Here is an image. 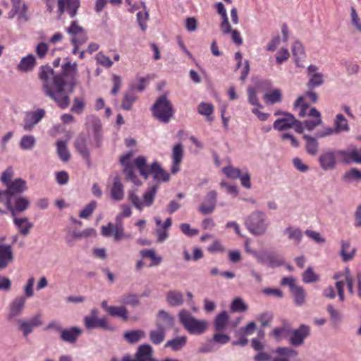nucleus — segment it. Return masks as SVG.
<instances>
[{
  "instance_id": "nucleus-1",
  "label": "nucleus",
  "mask_w": 361,
  "mask_h": 361,
  "mask_svg": "<svg viewBox=\"0 0 361 361\" xmlns=\"http://www.w3.org/2000/svg\"><path fill=\"white\" fill-rule=\"evenodd\" d=\"M77 73L76 63H63L61 73H56L49 66H42L39 68V77L44 94L54 99L61 109H66L69 104L65 87L66 85L73 87L75 84Z\"/></svg>"
},
{
  "instance_id": "nucleus-2",
  "label": "nucleus",
  "mask_w": 361,
  "mask_h": 361,
  "mask_svg": "<svg viewBox=\"0 0 361 361\" xmlns=\"http://www.w3.org/2000/svg\"><path fill=\"white\" fill-rule=\"evenodd\" d=\"M244 225L253 235H264L270 226L267 214L261 210H255L244 220Z\"/></svg>"
},
{
  "instance_id": "nucleus-3",
  "label": "nucleus",
  "mask_w": 361,
  "mask_h": 361,
  "mask_svg": "<svg viewBox=\"0 0 361 361\" xmlns=\"http://www.w3.org/2000/svg\"><path fill=\"white\" fill-rule=\"evenodd\" d=\"M140 175L147 179L150 174L157 182H167L170 179L169 173L164 170L157 161L153 162L151 166L147 164L146 158L143 156L137 157L134 161Z\"/></svg>"
},
{
  "instance_id": "nucleus-4",
  "label": "nucleus",
  "mask_w": 361,
  "mask_h": 361,
  "mask_svg": "<svg viewBox=\"0 0 361 361\" xmlns=\"http://www.w3.org/2000/svg\"><path fill=\"white\" fill-rule=\"evenodd\" d=\"M178 317L180 322L190 334H202L207 329L208 324L206 321L197 319L186 310H182Z\"/></svg>"
},
{
  "instance_id": "nucleus-5",
  "label": "nucleus",
  "mask_w": 361,
  "mask_h": 361,
  "mask_svg": "<svg viewBox=\"0 0 361 361\" xmlns=\"http://www.w3.org/2000/svg\"><path fill=\"white\" fill-rule=\"evenodd\" d=\"M153 116L159 121L168 123L173 115L172 104L166 95L159 97L152 107Z\"/></svg>"
},
{
  "instance_id": "nucleus-6",
  "label": "nucleus",
  "mask_w": 361,
  "mask_h": 361,
  "mask_svg": "<svg viewBox=\"0 0 361 361\" xmlns=\"http://www.w3.org/2000/svg\"><path fill=\"white\" fill-rule=\"evenodd\" d=\"M281 284L289 288L295 305L302 306L305 303L307 296L305 290L302 286L296 284L295 279L293 277L288 276L283 278Z\"/></svg>"
},
{
  "instance_id": "nucleus-7",
  "label": "nucleus",
  "mask_w": 361,
  "mask_h": 361,
  "mask_svg": "<svg viewBox=\"0 0 361 361\" xmlns=\"http://www.w3.org/2000/svg\"><path fill=\"white\" fill-rule=\"evenodd\" d=\"M157 191V186L149 188L143 195V200H141L134 191L129 192V200L139 211H142L145 207H150L154 200Z\"/></svg>"
},
{
  "instance_id": "nucleus-8",
  "label": "nucleus",
  "mask_w": 361,
  "mask_h": 361,
  "mask_svg": "<svg viewBox=\"0 0 361 361\" xmlns=\"http://www.w3.org/2000/svg\"><path fill=\"white\" fill-rule=\"evenodd\" d=\"M338 161L343 164L352 163L361 164V147L350 145L346 149L337 150Z\"/></svg>"
},
{
  "instance_id": "nucleus-9",
  "label": "nucleus",
  "mask_w": 361,
  "mask_h": 361,
  "mask_svg": "<svg viewBox=\"0 0 361 361\" xmlns=\"http://www.w3.org/2000/svg\"><path fill=\"white\" fill-rule=\"evenodd\" d=\"M66 31L71 44H85L88 40L86 30L76 20L72 21L66 27Z\"/></svg>"
},
{
  "instance_id": "nucleus-10",
  "label": "nucleus",
  "mask_w": 361,
  "mask_h": 361,
  "mask_svg": "<svg viewBox=\"0 0 361 361\" xmlns=\"http://www.w3.org/2000/svg\"><path fill=\"white\" fill-rule=\"evenodd\" d=\"M102 235L104 237L113 236L116 242H118L123 238H129L130 235L124 233L123 222L116 221L109 223L106 226L101 227Z\"/></svg>"
},
{
  "instance_id": "nucleus-11",
  "label": "nucleus",
  "mask_w": 361,
  "mask_h": 361,
  "mask_svg": "<svg viewBox=\"0 0 361 361\" xmlns=\"http://www.w3.org/2000/svg\"><path fill=\"white\" fill-rule=\"evenodd\" d=\"M45 110L41 108L26 111L23 119V129L25 131H31L35 126L39 123L45 116Z\"/></svg>"
},
{
  "instance_id": "nucleus-12",
  "label": "nucleus",
  "mask_w": 361,
  "mask_h": 361,
  "mask_svg": "<svg viewBox=\"0 0 361 361\" xmlns=\"http://www.w3.org/2000/svg\"><path fill=\"white\" fill-rule=\"evenodd\" d=\"M310 334V326L301 324L298 329L290 330L289 343L293 346L298 347L304 343L306 338Z\"/></svg>"
},
{
  "instance_id": "nucleus-13",
  "label": "nucleus",
  "mask_w": 361,
  "mask_h": 361,
  "mask_svg": "<svg viewBox=\"0 0 361 361\" xmlns=\"http://www.w3.org/2000/svg\"><path fill=\"white\" fill-rule=\"evenodd\" d=\"M6 188V190L0 191V196L5 195L7 199H11L12 196L23 193L27 189L26 181L22 178H16L7 183Z\"/></svg>"
},
{
  "instance_id": "nucleus-14",
  "label": "nucleus",
  "mask_w": 361,
  "mask_h": 361,
  "mask_svg": "<svg viewBox=\"0 0 361 361\" xmlns=\"http://www.w3.org/2000/svg\"><path fill=\"white\" fill-rule=\"evenodd\" d=\"M80 6V0H58V11L59 15L66 13L71 18L75 17Z\"/></svg>"
},
{
  "instance_id": "nucleus-15",
  "label": "nucleus",
  "mask_w": 361,
  "mask_h": 361,
  "mask_svg": "<svg viewBox=\"0 0 361 361\" xmlns=\"http://www.w3.org/2000/svg\"><path fill=\"white\" fill-rule=\"evenodd\" d=\"M337 150L327 149L323 152L319 157V162L324 171L334 169L336 166Z\"/></svg>"
},
{
  "instance_id": "nucleus-16",
  "label": "nucleus",
  "mask_w": 361,
  "mask_h": 361,
  "mask_svg": "<svg viewBox=\"0 0 361 361\" xmlns=\"http://www.w3.org/2000/svg\"><path fill=\"white\" fill-rule=\"evenodd\" d=\"M217 192L215 190H209L204 197L199 207V212L202 214H212L216 207Z\"/></svg>"
},
{
  "instance_id": "nucleus-17",
  "label": "nucleus",
  "mask_w": 361,
  "mask_h": 361,
  "mask_svg": "<svg viewBox=\"0 0 361 361\" xmlns=\"http://www.w3.org/2000/svg\"><path fill=\"white\" fill-rule=\"evenodd\" d=\"M298 352L290 347H278L274 351L271 361H291L297 358Z\"/></svg>"
},
{
  "instance_id": "nucleus-18",
  "label": "nucleus",
  "mask_w": 361,
  "mask_h": 361,
  "mask_svg": "<svg viewBox=\"0 0 361 361\" xmlns=\"http://www.w3.org/2000/svg\"><path fill=\"white\" fill-rule=\"evenodd\" d=\"M156 224L155 233L157 236V242L163 243L169 238L168 230L171 226L172 221L171 218H167L166 221L162 223L159 216L154 217Z\"/></svg>"
},
{
  "instance_id": "nucleus-19",
  "label": "nucleus",
  "mask_w": 361,
  "mask_h": 361,
  "mask_svg": "<svg viewBox=\"0 0 361 361\" xmlns=\"http://www.w3.org/2000/svg\"><path fill=\"white\" fill-rule=\"evenodd\" d=\"M152 348L149 344L140 345L135 354V359H131L130 356L126 355L123 357L122 361H152Z\"/></svg>"
},
{
  "instance_id": "nucleus-20",
  "label": "nucleus",
  "mask_w": 361,
  "mask_h": 361,
  "mask_svg": "<svg viewBox=\"0 0 361 361\" xmlns=\"http://www.w3.org/2000/svg\"><path fill=\"white\" fill-rule=\"evenodd\" d=\"M130 154H127L120 158V162L123 166V173L126 176V179L132 181L135 185H140L137 176L134 173L133 166L130 163Z\"/></svg>"
},
{
  "instance_id": "nucleus-21",
  "label": "nucleus",
  "mask_w": 361,
  "mask_h": 361,
  "mask_svg": "<svg viewBox=\"0 0 361 361\" xmlns=\"http://www.w3.org/2000/svg\"><path fill=\"white\" fill-rule=\"evenodd\" d=\"M298 122L294 116L290 113H284V117L276 119L273 124L275 130L279 131L285 130L293 128Z\"/></svg>"
},
{
  "instance_id": "nucleus-22",
  "label": "nucleus",
  "mask_w": 361,
  "mask_h": 361,
  "mask_svg": "<svg viewBox=\"0 0 361 361\" xmlns=\"http://www.w3.org/2000/svg\"><path fill=\"white\" fill-rule=\"evenodd\" d=\"M29 205L30 201L25 197H20L17 198L14 206H12L10 198L6 199V206L11 212V216H17L18 212H23L26 210Z\"/></svg>"
},
{
  "instance_id": "nucleus-23",
  "label": "nucleus",
  "mask_w": 361,
  "mask_h": 361,
  "mask_svg": "<svg viewBox=\"0 0 361 361\" xmlns=\"http://www.w3.org/2000/svg\"><path fill=\"white\" fill-rule=\"evenodd\" d=\"M183 157V147L181 143L175 145L172 150V166L171 167V172L173 174L176 173L180 171L179 165L181 163Z\"/></svg>"
},
{
  "instance_id": "nucleus-24",
  "label": "nucleus",
  "mask_w": 361,
  "mask_h": 361,
  "mask_svg": "<svg viewBox=\"0 0 361 361\" xmlns=\"http://www.w3.org/2000/svg\"><path fill=\"white\" fill-rule=\"evenodd\" d=\"M26 298L25 296L20 295L14 298L10 304V310L8 314V319L11 320L15 317L20 314L25 307Z\"/></svg>"
},
{
  "instance_id": "nucleus-25",
  "label": "nucleus",
  "mask_w": 361,
  "mask_h": 361,
  "mask_svg": "<svg viewBox=\"0 0 361 361\" xmlns=\"http://www.w3.org/2000/svg\"><path fill=\"white\" fill-rule=\"evenodd\" d=\"M356 255V248L351 245L350 240H342L341 241L340 255L345 262L351 261Z\"/></svg>"
},
{
  "instance_id": "nucleus-26",
  "label": "nucleus",
  "mask_w": 361,
  "mask_h": 361,
  "mask_svg": "<svg viewBox=\"0 0 361 361\" xmlns=\"http://www.w3.org/2000/svg\"><path fill=\"white\" fill-rule=\"evenodd\" d=\"M217 13L221 16L220 30L223 35H228L231 31V25L228 21L226 10L221 2L216 3L215 5Z\"/></svg>"
},
{
  "instance_id": "nucleus-27",
  "label": "nucleus",
  "mask_w": 361,
  "mask_h": 361,
  "mask_svg": "<svg viewBox=\"0 0 361 361\" xmlns=\"http://www.w3.org/2000/svg\"><path fill=\"white\" fill-rule=\"evenodd\" d=\"M317 71L318 68L314 65H310L307 68V72L310 75L309 85L311 87H319L324 83V76Z\"/></svg>"
},
{
  "instance_id": "nucleus-28",
  "label": "nucleus",
  "mask_w": 361,
  "mask_h": 361,
  "mask_svg": "<svg viewBox=\"0 0 361 361\" xmlns=\"http://www.w3.org/2000/svg\"><path fill=\"white\" fill-rule=\"evenodd\" d=\"M13 259L11 245H0V270L5 269Z\"/></svg>"
},
{
  "instance_id": "nucleus-29",
  "label": "nucleus",
  "mask_w": 361,
  "mask_h": 361,
  "mask_svg": "<svg viewBox=\"0 0 361 361\" xmlns=\"http://www.w3.org/2000/svg\"><path fill=\"white\" fill-rule=\"evenodd\" d=\"M12 217L13 224L19 233L23 235H27L32 228L33 224L27 217H18L17 216H12Z\"/></svg>"
},
{
  "instance_id": "nucleus-30",
  "label": "nucleus",
  "mask_w": 361,
  "mask_h": 361,
  "mask_svg": "<svg viewBox=\"0 0 361 361\" xmlns=\"http://www.w3.org/2000/svg\"><path fill=\"white\" fill-rule=\"evenodd\" d=\"M264 256V261L259 262L262 264H267L270 267H276L281 266L284 264L283 259L281 256L275 252H261Z\"/></svg>"
},
{
  "instance_id": "nucleus-31",
  "label": "nucleus",
  "mask_w": 361,
  "mask_h": 361,
  "mask_svg": "<svg viewBox=\"0 0 361 361\" xmlns=\"http://www.w3.org/2000/svg\"><path fill=\"white\" fill-rule=\"evenodd\" d=\"M82 330L78 327H72L71 329H65L61 331V338L66 342L73 343L80 336Z\"/></svg>"
},
{
  "instance_id": "nucleus-32",
  "label": "nucleus",
  "mask_w": 361,
  "mask_h": 361,
  "mask_svg": "<svg viewBox=\"0 0 361 361\" xmlns=\"http://www.w3.org/2000/svg\"><path fill=\"white\" fill-rule=\"evenodd\" d=\"M173 324V318L164 310H160L157 314V326L166 330Z\"/></svg>"
},
{
  "instance_id": "nucleus-33",
  "label": "nucleus",
  "mask_w": 361,
  "mask_h": 361,
  "mask_svg": "<svg viewBox=\"0 0 361 361\" xmlns=\"http://www.w3.org/2000/svg\"><path fill=\"white\" fill-rule=\"evenodd\" d=\"M284 235H287L288 240L294 241V244L298 245L302 238L301 229L296 226H288L283 231Z\"/></svg>"
},
{
  "instance_id": "nucleus-34",
  "label": "nucleus",
  "mask_w": 361,
  "mask_h": 361,
  "mask_svg": "<svg viewBox=\"0 0 361 361\" xmlns=\"http://www.w3.org/2000/svg\"><path fill=\"white\" fill-rule=\"evenodd\" d=\"M197 110L200 115L205 117L207 121L212 122L214 121V107L211 103L202 102L197 105Z\"/></svg>"
},
{
  "instance_id": "nucleus-35",
  "label": "nucleus",
  "mask_w": 361,
  "mask_h": 361,
  "mask_svg": "<svg viewBox=\"0 0 361 361\" xmlns=\"http://www.w3.org/2000/svg\"><path fill=\"white\" fill-rule=\"evenodd\" d=\"M124 197L123 185L118 177H115L111 188V197L116 201H121Z\"/></svg>"
},
{
  "instance_id": "nucleus-36",
  "label": "nucleus",
  "mask_w": 361,
  "mask_h": 361,
  "mask_svg": "<svg viewBox=\"0 0 361 361\" xmlns=\"http://www.w3.org/2000/svg\"><path fill=\"white\" fill-rule=\"evenodd\" d=\"M75 147L81 156L87 159L90 151L87 147V138L84 135H80L75 142Z\"/></svg>"
},
{
  "instance_id": "nucleus-37",
  "label": "nucleus",
  "mask_w": 361,
  "mask_h": 361,
  "mask_svg": "<svg viewBox=\"0 0 361 361\" xmlns=\"http://www.w3.org/2000/svg\"><path fill=\"white\" fill-rule=\"evenodd\" d=\"M334 127L336 131V134L341 133H348L350 130L348 121L341 114H338L336 115L334 121Z\"/></svg>"
},
{
  "instance_id": "nucleus-38",
  "label": "nucleus",
  "mask_w": 361,
  "mask_h": 361,
  "mask_svg": "<svg viewBox=\"0 0 361 361\" xmlns=\"http://www.w3.org/2000/svg\"><path fill=\"white\" fill-rule=\"evenodd\" d=\"M169 305L172 307L180 306L183 303V293L178 290H169L166 296Z\"/></svg>"
},
{
  "instance_id": "nucleus-39",
  "label": "nucleus",
  "mask_w": 361,
  "mask_h": 361,
  "mask_svg": "<svg viewBox=\"0 0 361 361\" xmlns=\"http://www.w3.org/2000/svg\"><path fill=\"white\" fill-rule=\"evenodd\" d=\"M35 65V57L32 54H28L27 56L21 59L17 68L22 72H29L34 68Z\"/></svg>"
},
{
  "instance_id": "nucleus-40",
  "label": "nucleus",
  "mask_w": 361,
  "mask_h": 361,
  "mask_svg": "<svg viewBox=\"0 0 361 361\" xmlns=\"http://www.w3.org/2000/svg\"><path fill=\"white\" fill-rule=\"evenodd\" d=\"M228 319L229 316L226 311L217 314L214 322L215 330L218 332L224 331L228 323Z\"/></svg>"
},
{
  "instance_id": "nucleus-41",
  "label": "nucleus",
  "mask_w": 361,
  "mask_h": 361,
  "mask_svg": "<svg viewBox=\"0 0 361 361\" xmlns=\"http://www.w3.org/2000/svg\"><path fill=\"white\" fill-rule=\"evenodd\" d=\"M263 99L267 105L279 103L282 100V92L279 89H274L264 94Z\"/></svg>"
},
{
  "instance_id": "nucleus-42",
  "label": "nucleus",
  "mask_w": 361,
  "mask_h": 361,
  "mask_svg": "<svg viewBox=\"0 0 361 361\" xmlns=\"http://www.w3.org/2000/svg\"><path fill=\"white\" fill-rule=\"evenodd\" d=\"M123 336L128 343H135L144 338L146 334L143 330L137 329L125 332Z\"/></svg>"
},
{
  "instance_id": "nucleus-43",
  "label": "nucleus",
  "mask_w": 361,
  "mask_h": 361,
  "mask_svg": "<svg viewBox=\"0 0 361 361\" xmlns=\"http://www.w3.org/2000/svg\"><path fill=\"white\" fill-rule=\"evenodd\" d=\"M187 338L185 336L176 337L165 344V348H171L174 351L180 350L185 344Z\"/></svg>"
},
{
  "instance_id": "nucleus-44",
  "label": "nucleus",
  "mask_w": 361,
  "mask_h": 361,
  "mask_svg": "<svg viewBox=\"0 0 361 361\" xmlns=\"http://www.w3.org/2000/svg\"><path fill=\"white\" fill-rule=\"evenodd\" d=\"M166 330L157 327L156 330H151L149 336L151 342L155 345H159L163 342L165 338Z\"/></svg>"
},
{
  "instance_id": "nucleus-45",
  "label": "nucleus",
  "mask_w": 361,
  "mask_h": 361,
  "mask_svg": "<svg viewBox=\"0 0 361 361\" xmlns=\"http://www.w3.org/2000/svg\"><path fill=\"white\" fill-rule=\"evenodd\" d=\"M306 141V150L309 154L315 155L318 152L319 143L316 138L305 135L303 136Z\"/></svg>"
},
{
  "instance_id": "nucleus-46",
  "label": "nucleus",
  "mask_w": 361,
  "mask_h": 361,
  "mask_svg": "<svg viewBox=\"0 0 361 361\" xmlns=\"http://www.w3.org/2000/svg\"><path fill=\"white\" fill-rule=\"evenodd\" d=\"M36 144V139L33 135H23L20 141V147L23 150L32 149Z\"/></svg>"
},
{
  "instance_id": "nucleus-47",
  "label": "nucleus",
  "mask_w": 361,
  "mask_h": 361,
  "mask_svg": "<svg viewBox=\"0 0 361 361\" xmlns=\"http://www.w3.org/2000/svg\"><path fill=\"white\" fill-rule=\"evenodd\" d=\"M292 53L295 57V62L298 63L300 60L305 57V50L301 42L295 41L291 48Z\"/></svg>"
},
{
  "instance_id": "nucleus-48",
  "label": "nucleus",
  "mask_w": 361,
  "mask_h": 361,
  "mask_svg": "<svg viewBox=\"0 0 361 361\" xmlns=\"http://www.w3.org/2000/svg\"><path fill=\"white\" fill-rule=\"evenodd\" d=\"M57 147V153L61 158V159L63 161H67L70 159V154L67 148V145L65 141L59 140L56 144Z\"/></svg>"
},
{
  "instance_id": "nucleus-49",
  "label": "nucleus",
  "mask_w": 361,
  "mask_h": 361,
  "mask_svg": "<svg viewBox=\"0 0 361 361\" xmlns=\"http://www.w3.org/2000/svg\"><path fill=\"white\" fill-rule=\"evenodd\" d=\"M290 333V329L286 326L276 327L272 331L273 336L278 341H280L283 339L286 338Z\"/></svg>"
},
{
  "instance_id": "nucleus-50",
  "label": "nucleus",
  "mask_w": 361,
  "mask_h": 361,
  "mask_svg": "<svg viewBox=\"0 0 361 361\" xmlns=\"http://www.w3.org/2000/svg\"><path fill=\"white\" fill-rule=\"evenodd\" d=\"M94 59L97 64L106 68H110L113 66V61L111 59L102 51L98 52L95 55Z\"/></svg>"
},
{
  "instance_id": "nucleus-51",
  "label": "nucleus",
  "mask_w": 361,
  "mask_h": 361,
  "mask_svg": "<svg viewBox=\"0 0 361 361\" xmlns=\"http://www.w3.org/2000/svg\"><path fill=\"white\" fill-rule=\"evenodd\" d=\"M302 281L305 283H311L318 281L319 276L317 274L311 267H308L302 274Z\"/></svg>"
},
{
  "instance_id": "nucleus-52",
  "label": "nucleus",
  "mask_w": 361,
  "mask_h": 361,
  "mask_svg": "<svg viewBox=\"0 0 361 361\" xmlns=\"http://www.w3.org/2000/svg\"><path fill=\"white\" fill-rule=\"evenodd\" d=\"M294 108L298 109V115L300 117H305L307 114V110L309 108V105L305 102L304 97H298L294 104Z\"/></svg>"
},
{
  "instance_id": "nucleus-53",
  "label": "nucleus",
  "mask_w": 361,
  "mask_h": 361,
  "mask_svg": "<svg viewBox=\"0 0 361 361\" xmlns=\"http://www.w3.org/2000/svg\"><path fill=\"white\" fill-rule=\"evenodd\" d=\"M109 314L114 317H119L124 320H127L128 318V311L123 306H112L109 309Z\"/></svg>"
},
{
  "instance_id": "nucleus-54",
  "label": "nucleus",
  "mask_w": 361,
  "mask_h": 361,
  "mask_svg": "<svg viewBox=\"0 0 361 361\" xmlns=\"http://www.w3.org/2000/svg\"><path fill=\"white\" fill-rule=\"evenodd\" d=\"M345 181L350 183L353 180H361V171L357 168H352L343 175Z\"/></svg>"
},
{
  "instance_id": "nucleus-55",
  "label": "nucleus",
  "mask_w": 361,
  "mask_h": 361,
  "mask_svg": "<svg viewBox=\"0 0 361 361\" xmlns=\"http://www.w3.org/2000/svg\"><path fill=\"white\" fill-rule=\"evenodd\" d=\"M257 94V90L255 87H249L247 88L248 102L252 106L262 108V106L261 105Z\"/></svg>"
},
{
  "instance_id": "nucleus-56",
  "label": "nucleus",
  "mask_w": 361,
  "mask_h": 361,
  "mask_svg": "<svg viewBox=\"0 0 361 361\" xmlns=\"http://www.w3.org/2000/svg\"><path fill=\"white\" fill-rule=\"evenodd\" d=\"M244 247H245V251L253 256L257 261V262H262L264 261V256L261 254V252H259L257 251H256L255 250H253L251 247H250V239H246V240L245 241V243H244Z\"/></svg>"
},
{
  "instance_id": "nucleus-57",
  "label": "nucleus",
  "mask_w": 361,
  "mask_h": 361,
  "mask_svg": "<svg viewBox=\"0 0 361 361\" xmlns=\"http://www.w3.org/2000/svg\"><path fill=\"white\" fill-rule=\"evenodd\" d=\"M120 302L126 305H131L133 306L139 304V297L137 294L128 293L121 297Z\"/></svg>"
},
{
  "instance_id": "nucleus-58",
  "label": "nucleus",
  "mask_w": 361,
  "mask_h": 361,
  "mask_svg": "<svg viewBox=\"0 0 361 361\" xmlns=\"http://www.w3.org/2000/svg\"><path fill=\"white\" fill-rule=\"evenodd\" d=\"M30 20V14L28 12V6L23 2L21 9L18 12V21L20 23H27Z\"/></svg>"
},
{
  "instance_id": "nucleus-59",
  "label": "nucleus",
  "mask_w": 361,
  "mask_h": 361,
  "mask_svg": "<svg viewBox=\"0 0 361 361\" xmlns=\"http://www.w3.org/2000/svg\"><path fill=\"white\" fill-rule=\"evenodd\" d=\"M231 310L233 312H245L247 310V305L241 298H237L233 300L231 305Z\"/></svg>"
},
{
  "instance_id": "nucleus-60",
  "label": "nucleus",
  "mask_w": 361,
  "mask_h": 361,
  "mask_svg": "<svg viewBox=\"0 0 361 361\" xmlns=\"http://www.w3.org/2000/svg\"><path fill=\"white\" fill-rule=\"evenodd\" d=\"M222 172L229 178L237 179L240 176L242 170L238 168H234L231 166H228L223 168Z\"/></svg>"
},
{
  "instance_id": "nucleus-61",
  "label": "nucleus",
  "mask_w": 361,
  "mask_h": 361,
  "mask_svg": "<svg viewBox=\"0 0 361 361\" xmlns=\"http://www.w3.org/2000/svg\"><path fill=\"white\" fill-rule=\"evenodd\" d=\"M97 207L95 201L90 202L79 214V216L82 219L89 218Z\"/></svg>"
},
{
  "instance_id": "nucleus-62",
  "label": "nucleus",
  "mask_w": 361,
  "mask_h": 361,
  "mask_svg": "<svg viewBox=\"0 0 361 361\" xmlns=\"http://www.w3.org/2000/svg\"><path fill=\"white\" fill-rule=\"evenodd\" d=\"M238 178L240 180V183L243 187L246 189L251 188L250 175L247 169H243Z\"/></svg>"
},
{
  "instance_id": "nucleus-63",
  "label": "nucleus",
  "mask_w": 361,
  "mask_h": 361,
  "mask_svg": "<svg viewBox=\"0 0 361 361\" xmlns=\"http://www.w3.org/2000/svg\"><path fill=\"white\" fill-rule=\"evenodd\" d=\"M17 323L18 325V329L23 331V335L25 336H27L28 334H30L34 329L28 322V321L18 319Z\"/></svg>"
},
{
  "instance_id": "nucleus-64",
  "label": "nucleus",
  "mask_w": 361,
  "mask_h": 361,
  "mask_svg": "<svg viewBox=\"0 0 361 361\" xmlns=\"http://www.w3.org/2000/svg\"><path fill=\"white\" fill-rule=\"evenodd\" d=\"M350 19L353 26L361 33V20L354 7L350 8Z\"/></svg>"
}]
</instances>
